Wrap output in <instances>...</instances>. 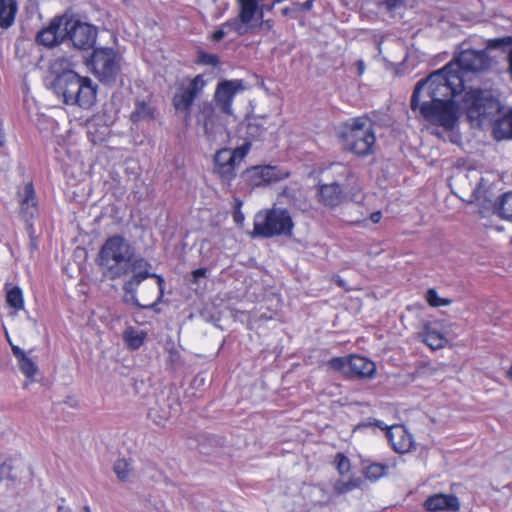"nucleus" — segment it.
Listing matches in <instances>:
<instances>
[{
    "label": "nucleus",
    "mask_w": 512,
    "mask_h": 512,
    "mask_svg": "<svg viewBox=\"0 0 512 512\" xmlns=\"http://www.w3.org/2000/svg\"><path fill=\"white\" fill-rule=\"evenodd\" d=\"M96 262L103 276L115 280L131 277L123 284L124 301L141 309H152L164 294V279L150 272L152 265L143 257H134V248L121 235L108 237L101 246Z\"/></svg>",
    "instance_id": "nucleus-1"
},
{
    "label": "nucleus",
    "mask_w": 512,
    "mask_h": 512,
    "mask_svg": "<svg viewBox=\"0 0 512 512\" xmlns=\"http://www.w3.org/2000/svg\"><path fill=\"white\" fill-rule=\"evenodd\" d=\"M466 84L461 75L447 64L415 85L410 107L431 124L441 126L446 131L454 129L458 114V96L463 94Z\"/></svg>",
    "instance_id": "nucleus-2"
},
{
    "label": "nucleus",
    "mask_w": 512,
    "mask_h": 512,
    "mask_svg": "<svg viewBox=\"0 0 512 512\" xmlns=\"http://www.w3.org/2000/svg\"><path fill=\"white\" fill-rule=\"evenodd\" d=\"M328 174L332 180L318 187L320 203L328 207H336L346 198L355 202L363 200L358 178L347 166L334 163L329 167Z\"/></svg>",
    "instance_id": "nucleus-3"
},
{
    "label": "nucleus",
    "mask_w": 512,
    "mask_h": 512,
    "mask_svg": "<svg viewBox=\"0 0 512 512\" xmlns=\"http://www.w3.org/2000/svg\"><path fill=\"white\" fill-rule=\"evenodd\" d=\"M54 92L68 105L90 108L96 99V86L88 77H82L74 71H66L56 76L52 83Z\"/></svg>",
    "instance_id": "nucleus-4"
},
{
    "label": "nucleus",
    "mask_w": 512,
    "mask_h": 512,
    "mask_svg": "<svg viewBox=\"0 0 512 512\" xmlns=\"http://www.w3.org/2000/svg\"><path fill=\"white\" fill-rule=\"evenodd\" d=\"M338 137L344 149L357 156L373 153L376 138L372 121L367 116L354 117L344 122L338 129Z\"/></svg>",
    "instance_id": "nucleus-5"
},
{
    "label": "nucleus",
    "mask_w": 512,
    "mask_h": 512,
    "mask_svg": "<svg viewBox=\"0 0 512 512\" xmlns=\"http://www.w3.org/2000/svg\"><path fill=\"white\" fill-rule=\"evenodd\" d=\"M464 110L470 120H485L500 113L502 105L498 97L487 89L470 88L466 85L461 100L458 101V111Z\"/></svg>",
    "instance_id": "nucleus-6"
},
{
    "label": "nucleus",
    "mask_w": 512,
    "mask_h": 512,
    "mask_svg": "<svg viewBox=\"0 0 512 512\" xmlns=\"http://www.w3.org/2000/svg\"><path fill=\"white\" fill-rule=\"evenodd\" d=\"M293 227L294 223L288 210L272 208L265 212H259L256 214L252 237H290L292 235Z\"/></svg>",
    "instance_id": "nucleus-7"
},
{
    "label": "nucleus",
    "mask_w": 512,
    "mask_h": 512,
    "mask_svg": "<svg viewBox=\"0 0 512 512\" xmlns=\"http://www.w3.org/2000/svg\"><path fill=\"white\" fill-rule=\"evenodd\" d=\"M490 66L491 58L485 50L465 49L454 56L447 64V69L461 75L467 85L474 75L488 70Z\"/></svg>",
    "instance_id": "nucleus-8"
},
{
    "label": "nucleus",
    "mask_w": 512,
    "mask_h": 512,
    "mask_svg": "<svg viewBox=\"0 0 512 512\" xmlns=\"http://www.w3.org/2000/svg\"><path fill=\"white\" fill-rule=\"evenodd\" d=\"M249 148L250 143L247 142L236 149L224 148L216 152L213 172L224 185H230L236 177V168L247 155Z\"/></svg>",
    "instance_id": "nucleus-9"
},
{
    "label": "nucleus",
    "mask_w": 512,
    "mask_h": 512,
    "mask_svg": "<svg viewBox=\"0 0 512 512\" xmlns=\"http://www.w3.org/2000/svg\"><path fill=\"white\" fill-rule=\"evenodd\" d=\"M94 74L101 82H115L120 71L119 59L111 48L96 49L91 58Z\"/></svg>",
    "instance_id": "nucleus-10"
},
{
    "label": "nucleus",
    "mask_w": 512,
    "mask_h": 512,
    "mask_svg": "<svg viewBox=\"0 0 512 512\" xmlns=\"http://www.w3.org/2000/svg\"><path fill=\"white\" fill-rule=\"evenodd\" d=\"M65 28H67V39L73 46L80 50H88L93 48L96 38V27L80 21L69 20L65 17Z\"/></svg>",
    "instance_id": "nucleus-11"
},
{
    "label": "nucleus",
    "mask_w": 512,
    "mask_h": 512,
    "mask_svg": "<svg viewBox=\"0 0 512 512\" xmlns=\"http://www.w3.org/2000/svg\"><path fill=\"white\" fill-rule=\"evenodd\" d=\"M288 176L287 171L276 166H254L246 169L242 174L244 182L252 188L268 185Z\"/></svg>",
    "instance_id": "nucleus-12"
},
{
    "label": "nucleus",
    "mask_w": 512,
    "mask_h": 512,
    "mask_svg": "<svg viewBox=\"0 0 512 512\" xmlns=\"http://www.w3.org/2000/svg\"><path fill=\"white\" fill-rule=\"evenodd\" d=\"M367 425H375L381 429H387L386 435L393 448L397 453L403 454L409 452L413 447V439L410 433L402 425H392L388 427L379 420L369 422Z\"/></svg>",
    "instance_id": "nucleus-13"
},
{
    "label": "nucleus",
    "mask_w": 512,
    "mask_h": 512,
    "mask_svg": "<svg viewBox=\"0 0 512 512\" xmlns=\"http://www.w3.org/2000/svg\"><path fill=\"white\" fill-rule=\"evenodd\" d=\"M244 89L241 80H224L217 85L214 101L220 111L232 115V102L238 91Z\"/></svg>",
    "instance_id": "nucleus-14"
},
{
    "label": "nucleus",
    "mask_w": 512,
    "mask_h": 512,
    "mask_svg": "<svg viewBox=\"0 0 512 512\" xmlns=\"http://www.w3.org/2000/svg\"><path fill=\"white\" fill-rule=\"evenodd\" d=\"M205 86L202 75L194 77L187 86H183L173 97V105L177 111L188 112L194 100Z\"/></svg>",
    "instance_id": "nucleus-15"
},
{
    "label": "nucleus",
    "mask_w": 512,
    "mask_h": 512,
    "mask_svg": "<svg viewBox=\"0 0 512 512\" xmlns=\"http://www.w3.org/2000/svg\"><path fill=\"white\" fill-rule=\"evenodd\" d=\"M67 28H65V17L54 18L48 27L37 33L38 44L53 47L67 39Z\"/></svg>",
    "instance_id": "nucleus-16"
},
{
    "label": "nucleus",
    "mask_w": 512,
    "mask_h": 512,
    "mask_svg": "<svg viewBox=\"0 0 512 512\" xmlns=\"http://www.w3.org/2000/svg\"><path fill=\"white\" fill-rule=\"evenodd\" d=\"M197 122L203 126L208 138L214 140L218 134L225 131V127L216 109L210 103H204L197 116Z\"/></svg>",
    "instance_id": "nucleus-17"
},
{
    "label": "nucleus",
    "mask_w": 512,
    "mask_h": 512,
    "mask_svg": "<svg viewBox=\"0 0 512 512\" xmlns=\"http://www.w3.org/2000/svg\"><path fill=\"white\" fill-rule=\"evenodd\" d=\"M180 410V403L176 397H167L163 403L149 409L148 417L157 425H161Z\"/></svg>",
    "instance_id": "nucleus-18"
},
{
    "label": "nucleus",
    "mask_w": 512,
    "mask_h": 512,
    "mask_svg": "<svg viewBox=\"0 0 512 512\" xmlns=\"http://www.w3.org/2000/svg\"><path fill=\"white\" fill-rule=\"evenodd\" d=\"M424 507L430 512L458 511L460 502L454 495L434 494L426 499Z\"/></svg>",
    "instance_id": "nucleus-19"
},
{
    "label": "nucleus",
    "mask_w": 512,
    "mask_h": 512,
    "mask_svg": "<svg viewBox=\"0 0 512 512\" xmlns=\"http://www.w3.org/2000/svg\"><path fill=\"white\" fill-rule=\"evenodd\" d=\"M498 117L492 125V134L497 141L512 140V108L504 111L502 106L501 112L496 113Z\"/></svg>",
    "instance_id": "nucleus-20"
},
{
    "label": "nucleus",
    "mask_w": 512,
    "mask_h": 512,
    "mask_svg": "<svg viewBox=\"0 0 512 512\" xmlns=\"http://www.w3.org/2000/svg\"><path fill=\"white\" fill-rule=\"evenodd\" d=\"M375 369V364L365 357L357 355L349 357L348 373L351 377H370Z\"/></svg>",
    "instance_id": "nucleus-21"
},
{
    "label": "nucleus",
    "mask_w": 512,
    "mask_h": 512,
    "mask_svg": "<svg viewBox=\"0 0 512 512\" xmlns=\"http://www.w3.org/2000/svg\"><path fill=\"white\" fill-rule=\"evenodd\" d=\"M13 355L17 359L18 366L21 372L30 380L34 379V376L38 372L36 363L28 357L26 352L16 345H11Z\"/></svg>",
    "instance_id": "nucleus-22"
},
{
    "label": "nucleus",
    "mask_w": 512,
    "mask_h": 512,
    "mask_svg": "<svg viewBox=\"0 0 512 512\" xmlns=\"http://www.w3.org/2000/svg\"><path fill=\"white\" fill-rule=\"evenodd\" d=\"M17 6L15 0H0V26L9 28L15 19Z\"/></svg>",
    "instance_id": "nucleus-23"
},
{
    "label": "nucleus",
    "mask_w": 512,
    "mask_h": 512,
    "mask_svg": "<svg viewBox=\"0 0 512 512\" xmlns=\"http://www.w3.org/2000/svg\"><path fill=\"white\" fill-rule=\"evenodd\" d=\"M146 336L145 331L129 326L124 330L122 337L129 349L136 350L143 345Z\"/></svg>",
    "instance_id": "nucleus-24"
},
{
    "label": "nucleus",
    "mask_w": 512,
    "mask_h": 512,
    "mask_svg": "<svg viewBox=\"0 0 512 512\" xmlns=\"http://www.w3.org/2000/svg\"><path fill=\"white\" fill-rule=\"evenodd\" d=\"M23 463L17 459H7L0 465V480L8 479L15 481L18 476Z\"/></svg>",
    "instance_id": "nucleus-25"
},
{
    "label": "nucleus",
    "mask_w": 512,
    "mask_h": 512,
    "mask_svg": "<svg viewBox=\"0 0 512 512\" xmlns=\"http://www.w3.org/2000/svg\"><path fill=\"white\" fill-rule=\"evenodd\" d=\"M239 3L240 11L238 18L249 27L258 8L256 0H242Z\"/></svg>",
    "instance_id": "nucleus-26"
},
{
    "label": "nucleus",
    "mask_w": 512,
    "mask_h": 512,
    "mask_svg": "<svg viewBox=\"0 0 512 512\" xmlns=\"http://www.w3.org/2000/svg\"><path fill=\"white\" fill-rule=\"evenodd\" d=\"M424 342L433 350L444 347L446 338L436 329L426 326L424 331Z\"/></svg>",
    "instance_id": "nucleus-27"
},
{
    "label": "nucleus",
    "mask_w": 512,
    "mask_h": 512,
    "mask_svg": "<svg viewBox=\"0 0 512 512\" xmlns=\"http://www.w3.org/2000/svg\"><path fill=\"white\" fill-rule=\"evenodd\" d=\"M130 118L133 122L151 120L154 118V110L145 102H137Z\"/></svg>",
    "instance_id": "nucleus-28"
},
{
    "label": "nucleus",
    "mask_w": 512,
    "mask_h": 512,
    "mask_svg": "<svg viewBox=\"0 0 512 512\" xmlns=\"http://www.w3.org/2000/svg\"><path fill=\"white\" fill-rule=\"evenodd\" d=\"M498 215L512 222V191L503 194L497 206Z\"/></svg>",
    "instance_id": "nucleus-29"
},
{
    "label": "nucleus",
    "mask_w": 512,
    "mask_h": 512,
    "mask_svg": "<svg viewBox=\"0 0 512 512\" xmlns=\"http://www.w3.org/2000/svg\"><path fill=\"white\" fill-rule=\"evenodd\" d=\"M6 302L7 304L14 308L15 310H21L24 307V300L22 290L13 286L6 289Z\"/></svg>",
    "instance_id": "nucleus-30"
},
{
    "label": "nucleus",
    "mask_w": 512,
    "mask_h": 512,
    "mask_svg": "<svg viewBox=\"0 0 512 512\" xmlns=\"http://www.w3.org/2000/svg\"><path fill=\"white\" fill-rule=\"evenodd\" d=\"M131 462L127 459H119L114 464V472L121 481H126L132 475Z\"/></svg>",
    "instance_id": "nucleus-31"
},
{
    "label": "nucleus",
    "mask_w": 512,
    "mask_h": 512,
    "mask_svg": "<svg viewBox=\"0 0 512 512\" xmlns=\"http://www.w3.org/2000/svg\"><path fill=\"white\" fill-rule=\"evenodd\" d=\"M222 25L227 30V33L229 31H233L239 36L245 35L249 31L248 26H246L238 17L230 19Z\"/></svg>",
    "instance_id": "nucleus-32"
},
{
    "label": "nucleus",
    "mask_w": 512,
    "mask_h": 512,
    "mask_svg": "<svg viewBox=\"0 0 512 512\" xmlns=\"http://www.w3.org/2000/svg\"><path fill=\"white\" fill-rule=\"evenodd\" d=\"M387 467L383 464L375 463L371 464L365 469V476L370 480H378L385 475Z\"/></svg>",
    "instance_id": "nucleus-33"
},
{
    "label": "nucleus",
    "mask_w": 512,
    "mask_h": 512,
    "mask_svg": "<svg viewBox=\"0 0 512 512\" xmlns=\"http://www.w3.org/2000/svg\"><path fill=\"white\" fill-rule=\"evenodd\" d=\"M360 484L361 479H350L349 481H337L334 488L338 494H343L354 490L355 488L359 487Z\"/></svg>",
    "instance_id": "nucleus-34"
},
{
    "label": "nucleus",
    "mask_w": 512,
    "mask_h": 512,
    "mask_svg": "<svg viewBox=\"0 0 512 512\" xmlns=\"http://www.w3.org/2000/svg\"><path fill=\"white\" fill-rule=\"evenodd\" d=\"M348 363H349V358L335 357V358L330 359L328 361L327 365L332 370L340 371L346 375H349Z\"/></svg>",
    "instance_id": "nucleus-35"
},
{
    "label": "nucleus",
    "mask_w": 512,
    "mask_h": 512,
    "mask_svg": "<svg viewBox=\"0 0 512 512\" xmlns=\"http://www.w3.org/2000/svg\"><path fill=\"white\" fill-rule=\"evenodd\" d=\"M426 299L429 305L433 307L447 306L451 303L449 299L440 298L434 289H429L426 293Z\"/></svg>",
    "instance_id": "nucleus-36"
},
{
    "label": "nucleus",
    "mask_w": 512,
    "mask_h": 512,
    "mask_svg": "<svg viewBox=\"0 0 512 512\" xmlns=\"http://www.w3.org/2000/svg\"><path fill=\"white\" fill-rule=\"evenodd\" d=\"M71 66V62L69 59L65 57H58L53 60L51 64V69L54 73L62 74L66 71H71L69 67Z\"/></svg>",
    "instance_id": "nucleus-37"
},
{
    "label": "nucleus",
    "mask_w": 512,
    "mask_h": 512,
    "mask_svg": "<svg viewBox=\"0 0 512 512\" xmlns=\"http://www.w3.org/2000/svg\"><path fill=\"white\" fill-rule=\"evenodd\" d=\"M26 197L22 200L21 206L22 210H29L30 208L34 209V192L32 189V185L28 184L25 187Z\"/></svg>",
    "instance_id": "nucleus-38"
},
{
    "label": "nucleus",
    "mask_w": 512,
    "mask_h": 512,
    "mask_svg": "<svg viewBox=\"0 0 512 512\" xmlns=\"http://www.w3.org/2000/svg\"><path fill=\"white\" fill-rule=\"evenodd\" d=\"M335 461L337 470L340 474L343 475L348 473V471L350 470V461L345 455L338 453L335 457Z\"/></svg>",
    "instance_id": "nucleus-39"
},
{
    "label": "nucleus",
    "mask_w": 512,
    "mask_h": 512,
    "mask_svg": "<svg viewBox=\"0 0 512 512\" xmlns=\"http://www.w3.org/2000/svg\"><path fill=\"white\" fill-rule=\"evenodd\" d=\"M242 201L240 199H235V207L233 213V219L235 223L238 225H242L244 222V215L241 211Z\"/></svg>",
    "instance_id": "nucleus-40"
},
{
    "label": "nucleus",
    "mask_w": 512,
    "mask_h": 512,
    "mask_svg": "<svg viewBox=\"0 0 512 512\" xmlns=\"http://www.w3.org/2000/svg\"><path fill=\"white\" fill-rule=\"evenodd\" d=\"M200 62L206 65H212L215 66L219 63V59L216 55L208 54V53H202L200 55Z\"/></svg>",
    "instance_id": "nucleus-41"
},
{
    "label": "nucleus",
    "mask_w": 512,
    "mask_h": 512,
    "mask_svg": "<svg viewBox=\"0 0 512 512\" xmlns=\"http://www.w3.org/2000/svg\"><path fill=\"white\" fill-rule=\"evenodd\" d=\"M207 444L211 447H222L224 445V439L219 436L209 435L205 438Z\"/></svg>",
    "instance_id": "nucleus-42"
},
{
    "label": "nucleus",
    "mask_w": 512,
    "mask_h": 512,
    "mask_svg": "<svg viewBox=\"0 0 512 512\" xmlns=\"http://www.w3.org/2000/svg\"><path fill=\"white\" fill-rule=\"evenodd\" d=\"M207 276V269L206 268H199L191 273L192 282L197 284L200 278H205Z\"/></svg>",
    "instance_id": "nucleus-43"
},
{
    "label": "nucleus",
    "mask_w": 512,
    "mask_h": 512,
    "mask_svg": "<svg viewBox=\"0 0 512 512\" xmlns=\"http://www.w3.org/2000/svg\"><path fill=\"white\" fill-rule=\"evenodd\" d=\"M314 0H307L304 3H294L295 9L298 11H309L312 9Z\"/></svg>",
    "instance_id": "nucleus-44"
},
{
    "label": "nucleus",
    "mask_w": 512,
    "mask_h": 512,
    "mask_svg": "<svg viewBox=\"0 0 512 512\" xmlns=\"http://www.w3.org/2000/svg\"><path fill=\"white\" fill-rule=\"evenodd\" d=\"M227 35V30L223 27V25L220 26L218 30H216L213 35L212 39L215 42H219Z\"/></svg>",
    "instance_id": "nucleus-45"
},
{
    "label": "nucleus",
    "mask_w": 512,
    "mask_h": 512,
    "mask_svg": "<svg viewBox=\"0 0 512 512\" xmlns=\"http://www.w3.org/2000/svg\"><path fill=\"white\" fill-rule=\"evenodd\" d=\"M396 46L397 47H395V50L397 52H400V54L402 56V60L404 61L407 58V53L405 51V47H403V45L400 42H397Z\"/></svg>",
    "instance_id": "nucleus-46"
},
{
    "label": "nucleus",
    "mask_w": 512,
    "mask_h": 512,
    "mask_svg": "<svg viewBox=\"0 0 512 512\" xmlns=\"http://www.w3.org/2000/svg\"><path fill=\"white\" fill-rule=\"evenodd\" d=\"M356 66H357V69H358V74L359 75H362L364 73V70H365V63L363 60H358L356 62Z\"/></svg>",
    "instance_id": "nucleus-47"
},
{
    "label": "nucleus",
    "mask_w": 512,
    "mask_h": 512,
    "mask_svg": "<svg viewBox=\"0 0 512 512\" xmlns=\"http://www.w3.org/2000/svg\"><path fill=\"white\" fill-rule=\"evenodd\" d=\"M381 213L380 212H374L371 214L370 219L373 223H378L381 219Z\"/></svg>",
    "instance_id": "nucleus-48"
},
{
    "label": "nucleus",
    "mask_w": 512,
    "mask_h": 512,
    "mask_svg": "<svg viewBox=\"0 0 512 512\" xmlns=\"http://www.w3.org/2000/svg\"><path fill=\"white\" fill-rule=\"evenodd\" d=\"M399 2V0H387L386 4L389 9H392L395 8Z\"/></svg>",
    "instance_id": "nucleus-49"
},
{
    "label": "nucleus",
    "mask_w": 512,
    "mask_h": 512,
    "mask_svg": "<svg viewBox=\"0 0 512 512\" xmlns=\"http://www.w3.org/2000/svg\"><path fill=\"white\" fill-rule=\"evenodd\" d=\"M389 64H393L396 60H398V57L394 54H391L389 58H384Z\"/></svg>",
    "instance_id": "nucleus-50"
},
{
    "label": "nucleus",
    "mask_w": 512,
    "mask_h": 512,
    "mask_svg": "<svg viewBox=\"0 0 512 512\" xmlns=\"http://www.w3.org/2000/svg\"><path fill=\"white\" fill-rule=\"evenodd\" d=\"M295 10H296L295 7L293 9H290V8L286 7L284 9H282V14L283 15H289L292 11H295Z\"/></svg>",
    "instance_id": "nucleus-51"
},
{
    "label": "nucleus",
    "mask_w": 512,
    "mask_h": 512,
    "mask_svg": "<svg viewBox=\"0 0 512 512\" xmlns=\"http://www.w3.org/2000/svg\"><path fill=\"white\" fill-rule=\"evenodd\" d=\"M256 128H257L256 124H249V126H248L249 134L254 136L253 130L256 129Z\"/></svg>",
    "instance_id": "nucleus-52"
},
{
    "label": "nucleus",
    "mask_w": 512,
    "mask_h": 512,
    "mask_svg": "<svg viewBox=\"0 0 512 512\" xmlns=\"http://www.w3.org/2000/svg\"><path fill=\"white\" fill-rule=\"evenodd\" d=\"M5 139L2 131L0 130V147L4 145Z\"/></svg>",
    "instance_id": "nucleus-53"
},
{
    "label": "nucleus",
    "mask_w": 512,
    "mask_h": 512,
    "mask_svg": "<svg viewBox=\"0 0 512 512\" xmlns=\"http://www.w3.org/2000/svg\"><path fill=\"white\" fill-rule=\"evenodd\" d=\"M480 182L477 183L476 187L473 189V194L476 195L479 191Z\"/></svg>",
    "instance_id": "nucleus-54"
},
{
    "label": "nucleus",
    "mask_w": 512,
    "mask_h": 512,
    "mask_svg": "<svg viewBox=\"0 0 512 512\" xmlns=\"http://www.w3.org/2000/svg\"><path fill=\"white\" fill-rule=\"evenodd\" d=\"M337 284L340 286V287H343L344 286V281L342 279H338L337 280Z\"/></svg>",
    "instance_id": "nucleus-55"
},
{
    "label": "nucleus",
    "mask_w": 512,
    "mask_h": 512,
    "mask_svg": "<svg viewBox=\"0 0 512 512\" xmlns=\"http://www.w3.org/2000/svg\"><path fill=\"white\" fill-rule=\"evenodd\" d=\"M85 511L89 512V507L88 506L85 507Z\"/></svg>",
    "instance_id": "nucleus-56"
}]
</instances>
